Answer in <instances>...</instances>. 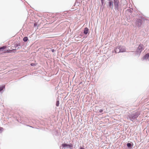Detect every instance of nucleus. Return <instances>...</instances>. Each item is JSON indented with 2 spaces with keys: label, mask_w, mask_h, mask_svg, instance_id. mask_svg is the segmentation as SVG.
<instances>
[{
  "label": "nucleus",
  "mask_w": 149,
  "mask_h": 149,
  "mask_svg": "<svg viewBox=\"0 0 149 149\" xmlns=\"http://www.w3.org/2000/svg\"><path fill=\"white\" fill-rule=\"evenodd\" d=\"M104 0H101L102 5H103L104 3Z\"/></svg>",
  "instance_id": "nucleus-16"
},
{
  "label": "nucleus",
  "mask_w": 149,
  "mask_h": 149,
  "mask_svg": "<svg viewBox=\"0 0 149 149\" xmlns=\"http://www.w3.org/2000/svg\"><path fill=\"white\" fill-rule=\"evenodd\" d=\"M143 59H147L148 58L149 59V54H146L144 57L143 58Z\"/></svg>",
  "instance_id": "nucleus-9"
},
{
  "label": "nucleus",
  "mask_w": 149,
  "mask_h": 149,
  "mask_svg": "<svg viewBox=\"0 0 149 149\" xmlns=\"http://www.w3.org/2000/svg\"><path fill=\"white\" fill-rule=\"evenodd\" d=\"M3 129L2 127H0V131H2L3 130Z\"/></svg>",
  "instance_id": "nucleus-18"
},
{
  "label": "nucleus",
  "mask_w": 149,
  "mask_h": 149,
  "mask_svg": "<svg viewBox=\"0 0 149 149\" xmlns=\"http://www.w3.org/2000/svg\"><path fill=\"white\" fill-rule=\"evenodd\" d=\"M114 5L115 7V8L118 9V1L116 0H114Z\"/></svg>",
  "instance_id": "nucleus-7"
},
{
  "label": "nucleus",
  "mask_w": 149,
  "mask_h": 149,
  "mask_svg": "<svg viewBox=\"0 0 149 149\" xmlns=\"http://www.w3.org/2000/svg\"><path fill=\"white\" fill-rule=\"evenodd\" d=\"M140 115L139 112H136L135 113L131 114L129 115L128 117L130 120L133 121L134 120L136 119Z\"/></svg>",
  "instance_id": "nucleus-1"
},
{
  "label": "nucleus",
  "mask_w": 149,
  "mask_h": 149,
  "mask_svg": "<svg viewBox=\"0 0 149 149\" xmlns=\"http://www.w3.org/2000/svg\"><path fill=\"white\" fill-rule=\"evenodd\" d=\"M88 29L87 28H86L84 29V33L85 34H87L88 32Z\"/></svg>",
  "instance_id": "nucleus-10"
},
{
  "label": "nucleus",
  "mask_w": 149,
  "mask_h": 149,
  "mask_svg": "<svg viewBox=\"0 0 149 149\" xmlns=\"http://www.w3.org/2000/svg\"><path fill=\"white\" fill-rule=\"evenodd\" d=\"M59 102L58 101H57L56 102V105L58 107L59 106Z\"/></svg>",
  "instance_id": "nucleus-15"
},
{
  "label": "nucleus",
  "mask_w": 149,
  "mask_h": 149,
  "mask_svg": "<svg viewBox=\"0 0 149 149\" xmlns=\"http://www.w3.org/2000/svg\"><path fill=\"white\" fill-rule=\"evenodd\" d=\"M31 66H34L36 65L35 64L33 63H31Z\"/></svg>",
  "instance_id": "nucleus-17"
},
{
  "label": "nucleus",
  "mask_w": 149,
  "mask_h": 149,
  "mask_svg": "<svg viewBox=\"0 0 149 149\" xmlns=\"http://www.w3.org/2000/svg\"><path fill=\"white\" fill-rule=\"evenodd\" d=\"M121 52H123L126 51L125 47L123 46H119Z\"/></svg>",
  "instance_id": "nucleus-8"
},
{
  "label": "nucleus",
  "mask_w": 149,
  "mask_h": 149,
  "mask_svg": "<svg viewBox=\"0 0 149 149\" xmlns=\"http://www.w3.org/2000/svg\"><path fill=\"white\" fill-rule=\"evenodd\" d=\"M102 111L103 110L102 109H100L99 111L100 113H102Z\"/></svg>",
  "instance_id": "nucleus-19"
},
{
  "label": "nucleus",
  "mask_w": 149,
  "mask_h": 149,
  "mask_svg": "<svg viewBox=\"0 0 149 149\" xmlns=\"http://www.w3.org/2000/svg\"><path fill=\"white\" fill-rule=\"evenodd\" d=\"M114 52L116 53H118L119 52H121L119 46H118L114 49Z\"/></svg>",
  "instance_id": "nucleus-6"
},
{
  "label": "nucleus",
  "mask_w": 149,
  "mask_h": 149,
  "mask_svg": "<svg viewBox=\"0 0 149 149\" xmlns=\"http://www.w3.org/2000/svg\"><path fill=\"white\" fill-rule=\"evenodd\" d=\"M5 88L4 86L0 87V92L4 88Z\"/></svg>",
  "instance_id": "nucleus-14"
},
{
  "label": "nucleus",
  "mask_w": 149,
  "mask_h": 149,
  "mask_svg": "<svg viewBox=\"0 0 149 149\" xmlns=\"http://www.w3.org/2000/svg\"><path fill=\"white\" fill-rule=\"evenodd\" d=\"M28 40V38L27 37H24L23 39V40L24 42H26Z\"/></svg>",
  "instance_id": "nucleus-13"
},
{
  "label": "nucleus",
  "mask_w": 149,
  "mask_h": 149,
  "mask_svg": "<svg viewBox=\"0 0 149 149\" xmlns=\"http://www.w3.org/2000/svg\"><path fill=\"white\" fill-rule=\"evenodd\" d=\"M6 46H3L2 47H0V51H1L3 50L4 49H6Z\"/></svg>",
  "instance_id": "nucleus-11"
},
{
  "label": "nucleus",
  "mask_w": 149,
  "mask_h": 149,
  "mask_svg": "<svg viewBox=\"0 0 149 149\" xmlns=\"http://www.w3.org/2000/svg\"><path fill=\"white\" fill-rule=\"evenodd\" d=\"M51 51L52 52H53L55 51V50L54 49H52Z\"/></svg>",
  "instance_id": "nucleus-20"
},
{
  "label": "nucleus",
  "mask_w": 149,
  "mask_h": 149,
  "mask_svg": "<svg viewBox=\"0 0 149 149\" xmlns=\"http://www.w3.org/2000/svg\"><path fill=\"white\" fill-rule=\"evenodd\" d=\"M122 1H124V2H126L125 0H122Z\"/></svg>",
  "instance_id": "nucleus-22"
},
{
  "label": "nucleus",
  "mask_w": 149,
  "mask_h": 149,
  "mask_svg": "<svg viewBox=\"0 0 149 149\" xmlns=\"http://www.w3.org/2000/svg\"><path fill=\"white\" fill-rule=\"evenodd\" d=\"M62 146L63 147H67L68 148H70L71 149H73V145L71 144H68L66 143H63L62 144Z\"/></svg>",
  "instance_id": "nucleus-3"
},
{
  "label": "nucleus",
  "mask_w": 149,
  "mask_h": 149,
  "mask_svg": "<svg viewBox=\"0 0 149 149\" xmlns=\"http://www.w3.org/2000/svg\"><path fill=\"white\" fill-rule=\"evenodd\" d=\"M108 5L110 8L111 9H113V4L112 0H109Z\"/></svg>",
  "instance_id": "nucleus-5"
},
{
  "label": "nucleus",
  "mask_w": 149,
  "mask_h": 149,
  "mask_svg": "<svg viewBox=\"0 0 149 149\" xmlns=\"http://www.w3.org/2000/svg\"><path fill=\"white\" fill-rule=\"evenodd\" d=\"M18 46V45H15V47H16Z\"/></svg>",
  "instance_id": "nucleus-21"
},
{
  "label": "nucleus",
  "mask_w": 149,
  "mask_h": 149,
  "mask_svg": "<svg viewBox=\"0 0 149 149\" xmlns=\"http://www.w3.org/2000/svg\"><path fill=\"white\" fill-rule=\"evenodd\" d=\"M143 45H140L136 50V53L138 54H139L143 50Z\"/></svg>",
  "instance_id": "nucleus-2"
},
{
  "label": "nucleus",
  "mask_w": 149,
  "mask_h": 149,
  "mask_svg": "<svg viewBox=\"0 0 149 149\" xmlns=\"http://www.w3.org/2000/svg\"><path fill=\"white\" fill-rule=\"evenodd\" d=\"M132 146V144L131 143H128L127 144V146L130 148H131Z\"/></svg>",
  "instance_id": "nucleus-12"
},
{
  "label": "nucleus",
  "mask_w": 149,
  "mask_h": 149,
  "mask_svg": "<svg viewBox=\"0 0 149 149\" xmlns=\"http://www.w3.org/2000/svg\"><path fill=\"white\" fill-rule=\"evenodd\" d=\"M142 24V21L140 19H137L136 22V25L138 27L140 26Z\"/></svg>",
  "instance_id": "nucleus-4"
}]
</instances>
